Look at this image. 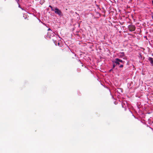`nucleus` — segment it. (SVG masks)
<instances>
[{
	"label": "nucleus",
	"mask_w": 153,
	"mask_h": 153,
	"mask_svg": "<svg viewBox=\"0 0 153 153\" xmlns=\"http://www.w3.org/2000/svg\"><path fill=\"white\" fill-rule=\"evenodd\" d=\"M149 61L150 62L151 65L153 66V58L151 57H149L148 59Z\"/></svg>",
	"instance_id": "obj_3"
},
{
	"label": "nucleus",
	"mask_w": 153,
	"mask_h": 153,
	"mask_svg": "<svg viewBox=\"0 0 153 153\" xmlns=\"http://www.w3.org/2000/svg\"><path fill=\"white\" fill-rule=\"evenodd\" d=\"M123 64L120 65L119 66L120 68H123Z\"/></svg>",
	"instance_id": "obj_7"
},
{
	"label": "nucleus",
	"mask_w": 153,
	"mask_h": 153,
	"mask_svg": "<svg viewBox=\"0 0 153 153\" xmlns=\"http://www.w3.org/2000/svg\"><path fill=\"white\" fill-rule=\"evenodd\" d=\"M128 28L129 31L131 32L134 31L136 29L135 26L132 24L129 25Z\"/></svg>",
	"instance_id": "obj_1"
},
{
	"label": "nucleus",
	"mask_w": 153,
	"mask_h": 153,
	"mask_svg": "<svg viewBox=\"0 0 153 153\" xmlns=\"http://www.w3.org/2000/svg\"><path fill=\"white\" fill-rule=\"evenodd\" d=\"M115 59L116 60H117L118 61H119L120 63H121L122 64H124L125 62L124 61H123L122 60L118 58H116Z\"/></svg>",
	"instance_id": "obj_5"
},
{
	"label": "nucleus",
	"mask_w": 153,
	"mask_h": 153,
	"mask_svg": "<svg viewBox=\"0 0 153 153\" xmlns=\"http://www.w3.org/2000/svg\"><path fill=\"white\" fill-rule=\"evenodd\" d=\"M113 63H114L116 64V65H118L120 64V63L119 62V61H118L117 60H116L115 59V60L113 61Z\"/></svg>",
	"instance_id": "obj_4"
},
{
	"label": "nucleus",
	"mask_w": 153,
	"mask_h": 153,
	"mask_svg": "<svg viewBox=\"0 0 153 153\" xmlns=\"http://www.w3.org/2000/svg\"><path fill=\"white\" fill-rule=\"evenodd\" d=\"M50 32H48V35H49V34L50 33Z\"/></svg>",
	"instance_id": "obj_11"
},
{
	"label": "nucleus",
	"mask_w": 153,
	"mask_h": 153,
	"mask_svg": "<svg viewBox=\"0 0 153 153\" xmlns=\"http://www.w3.org/2000/svg\"><path fill=\"white\" fill-rule=\"evenodd\" d=\"M58 45H59V43H58Z\"/></svg>",
	"instance_id": "obj_13"
},
{
	"label": "nucleus",
	"mask_w": 153,
	"mask_h": 153,
	"mask_svg": "<svg viewBox=\"0 0 153 153\" xmlns=\"http://www.w3.org/2000/svg\"><path fill=\"white\" fill-rule=\"evenodd\" d=\"M114 63V64L113 65V68H114L115 67V66H116V64L115 65V63Z\"/></svg>",
	"instance_id": "obj_8"
},
{
	"label": "nucleus",
	"mask_w": 153,
	"mask_h": 153,
	"mask_svg": "<svg viewBox=\"0 0 153 153\" xmlns=\"http://www.w3.org/2000/svg\"><path fill=\"white\" fill-rule=\"evenodd\" d=\"M54 11L55 13L58 15L59 16H62V12L58 8H56Z\"/></svg>",
	"instance_id": "obj_2"
},
{
	"label": "nucleus",
	"mask_w": 153,
	"mask_h": 153,
	"mask_svg": "<svg viewBox=\"0 0 153 153\" xmlns=\"http://www.w3.org/2000/svg\"><path fill=\"white\" fill-rule=\"evenodd\" d=\"M51 30V29H50V28H49V29H48V30Z\"/></svg>",
	"instance_id": "obj_12"
},
{
	"label": "nucleus",
	"mask_w": 153,
	"mask_h": 153,
	"mask_svg": "<svg viewBox=\"0 0 153 153\" xmlns=\"http://www.w3.org/2000/svg\"><path fill=\"white\" fill-rule=\"evenodd\" d=\"M49 7H50L51 8V10H52V11H54V9H53V7H52V6L51 5H50L49 6Z\"/></svg>",
	"instance_id": "obj_6"
},
{
	"label": "nucleus",
	"mask_w": 153,
	"mask_h": 153,
	"mask_svg": "<svg viewBox=\"0 0 153 153\" xmlns=\"http://www.w3.org/2000/svg\"><path fill=\"white\" fill-rule=\"evenodd\" d=\"M51 33L54 36V33L53 32L51 31Z\"/></svg>",
	"instance_id": "obj_9"
},
{
	"label": "nucleus",
	"mask_w": 153,
	"mask_h": 153,
	"mask_svg": "<svg viewBox=\"0 0 153 153\" xmlns=\"http://www.w3.org/2000/svg\"><path fill=\"white\" fill-rule=\"evenodd\" d=\"M112 71V69H111L110 70V71Z\"/></svg>",
	"instance_id": "obj_10"
}]
</instances>
